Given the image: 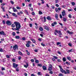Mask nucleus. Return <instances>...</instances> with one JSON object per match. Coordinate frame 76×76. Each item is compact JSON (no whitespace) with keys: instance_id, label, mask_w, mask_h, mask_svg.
Instances as JSON below:
<instances>
[{"instance_id":"9d476101","label":"nucleus","mask_w":76,"mask_h":76,"mask_svg":"<svg viewBox=\"0 0 76 76\" xmlns=\"http://www.w3.org/2000/svg\"><path fill=\"white\" fill-rule=\"evenodd\" d=\"M42 68L43 70H47V66L45 65H43L42 66Z\"/></svg>"},{"instance_id":"338daca9","label":"nucleus","mask_w":76,"mask_h":76,"mask_svg":"<svg viewBox=\"0 0 76 76\" xmlns=\"http://www.w3.org/2000/svg\"><path fill=\"white\" fill-rule=\"evenodd\" d=\"M55 32H57V33H58V30H55Z\"/></svg>"},{"instance_id":"4468645a","label":"nucleus","mask_w":76,"mask_h":76,"mask_svg":"<svg viewBox=\"0 0 76 76\" xmlns=\"http://www.w3.org/2000/svg\"><path fill=\"white\" fill-rule=\"evenodd\" d=\"M55 18L57 20H58V14H55Z\"/></svg>"},{"instance_id":"c03bdc74","label":"nucleus","mask_w":76,"mask_h":76,"mask_svg":"<svg viewBox=\"0 0 76 76\" xmlns=\"http://www.w3.org/2000/svg\"><path fill=\"white\" fill-rule=\"evenodd\" d=\"M58 76H63V75L61 73H60L58 75Z\"/></svg>"},{"instance_id":"7ed1b4c3","label":"nucleus","mask_w":76,"mask_h":76,"mask_svg":"<svg viewBox=\"0 0 76 76\" xmlns=\"http://www.w3.org/2000/svg\"><path fill=\"white\" fill-rule=\"evenodd\" d=\"M13 48L14 51H15L16 50H18V46L16 45H15L14 46H13Z\"/></svg>"},{"instance_id":"9b49d317","label":"nucleus","mask_w":76,"mask_h":76,"mask_svg":"<svg viewBox=\"0 0 76 76\" xmlns=\"http://www.w3.org/2000/svg\"><path fill=\"white\" fill-rule=\"evenodd\" d=\"M46 19L48 20H51V18L50 17V16H48L47 18Z\"/></svg>"},{"instance_id":"f257e3e1","label":"nucleus","mask_w":76,"mask_h":76,"mask_svg":"<svg viewBox=\"0 0 76 76\" xmlns=\"http://www.w3.org/2000/svg\"><path fill=\"white\" fill-rule=\"evenodd\" d=\"M14 23L16 27V28L15 29L16 30L19 31V29H20V27H21L20 24V23L17 22H14Z\"/></svg>"},{"instance_id":"6e6d98bb","label":"nucleus","mask_w":76,"mask_h":76,"mask_svg":"<svg viewBox=\"0 0 76 76\" xmlns=\"http://www.w3.org/2000/svg\"><path fill=\"white\" fill-rule=\"evenodd\" d=\"M58 62H61V60H60V59H58L57 60Z\"/></svg>"},{"instance_id":"09e8293b","label":"nucleus","mask_w":76,"mask_h":76,"mask_svg":"<svg viewBox=\"0 0 76 76\" xmlns=\"http://www.w3.org/2000/svg\"><path fill=\"white\" fill-rule=\"evenodd\" d=\"M68 45H69V46L70 47H72V44L70 43H68Z\"/></svg>"},{"instance_id":"f8f14e48","label":"nucleus","mask_w":76,"mask_h":76,"mask_svg":"<svg viewBox=\"0 0 76 76\" xmlns=\"http://www.w3.org/2000/svg\"><path fill=\"white\" fill-rule=\"evenodd\" d=\"M12 9L13 10V12H18V10H17L14 7H13Z\"/></svg>"},{"instance_id":"5701e85b","label":"nucleus","mask_w":76,"mask_h":76,"mask_svg":"<svg viewBox=\"0 0 76 76\" xmlns=\"http://www.w3.org/2000/svg\"><path fill=\"white\" fill-rule=\"evenodd\" d=\"M48 70L49 71H51L52 70V67H48Z\"/></svg>"},{"instance_id":"aec40b11","label":"nucleus","mask_w":76,"mask_h":76,"mask_svg":"<svg viewBox=\"0 0 76 76\" xmlns=\"http://www.w3.org/2000/svg\"><path fill=\"white\" fill-rule=\"evenodd\" d=\"M31 40L33 42V43H35V42H36L35 40L34 39H31Z\"/></svg>"},{"instance_id":"b1692460","label":"nucleus","mask_w":76,"mask_h":76,"mask_svg":"<svg viewBox=\"0 0 76 76\" xmlns=\"http://www.w3.org/2000/svg\"><path fill=\"white\" fill-rule=\"evenodd\" d=\"M39 30L40 31H43V28H42V27H40L39 28Z\"/></svg>"},{"instance_id":"2f4dec72","label":"nucleus","mask_w":76,"mask_h":76,"mask_svg":"<svg viewBox=\"0 0 76 76\" xmlns=\"http://www.w3.org/2000/svg\"><path fill=\"white\" fill-rule=\"evenodd\" d=\"M66 64H67V65H68L69 66L70 65V64L69 63H68V62H66Z\"/></svg>"},{"instance_id":"a878e982","label":"nucleus","mask_w":76,"mask_h":76,"mask_svg":"<svg viewBox=\"0 0 76 76\" xmlns=\"http://www.w3.org/2000/svg\"><path fill=\"white\" fill-rule=\"evenodd\" d=\"M43 19L44 20V22H46V18H45V17H43Z\"/></svg>"},{"instance_id":"13d9d810","label":"nucleus","mask_w":76,"mask_h":76,"mask_svg":"<svg viewBox=\"0 0 76 76\" xmlns=\"http://www.w3.org/2000/svg\"><path fill=\"white\" fill-rule=\"evenodd\" d=\"M57 7H59V5L58 4H56L55 5Z\"/></svg>"},{"instance_id":"864d4df0","label":"nucleus","mask_w":76,"mask_h":76,"mask_svg":"<svg viewBox=\"0 0 76 76\" xmlns=\"http://www.w3.org/2000/svg\"><path fill=\"white\" fill-rule=\"evenodd\" d=\"M72 51H73V49H72L69 50V52H72Z\"/></svg>"},{"instance_id":"a211bd4d","label":"nucleus","mask_w":76,"mask_h":76,"mask_svg":"<svg viewBox=\"0 0 76 76\" xmlns=\"http://www.w3.org/2000/svg\"><path fill=\"white\" fill-rule=\"evenodd\" d=\"M37 66H39V67H42V64H38L37 65Z\"/></svg>"},{"instance_id":"72a5a7b5","label":"nucleus","mask_w":76,"mask_h":76,"mask_svg":"<svg viewBox=\"0 0 76 76\" xmlns=\"http://www.w3.org/2000/svg\"><path fill=\"white\" fill-rule=\"evenodd\" d=\"M53 57L54 58H55V59H57V57L56 56H53Z\"/></svg>"},{"instance_id":"58836bf2","label":"nucleus","mask_w":76,"mask_h":76,"mask_svg":"<svg viewBox=\"0 0 76 76\" xmlns=\"http://www.w3.org/2000/svg\"><path fill=\"white\" fill-rule=\"evenodd\" d=\"M31 14L32 15H33V16H35V14L34 13V12H33L31 13Z\"/></svg>"},{"instance_id":"e2e57ef3","label":"nucleus","mask_w":76,"mask_h":76,"mask_svg":"<svg viewBox=\"0 0 76 76\" xmlns=\"http://www.w3.org/2000/svg\"><path fill=\"white\" fill-rule=\"evenodd\" d=\"M34 52H36V53H37V52H38V50H37V49H35L34 50Z\"/></svg>"},{"instance_id":"ddd939ff","label":"nucleus","mask_w":76,"mask_h":76,"mask_svg":"<svg viewBox=\"0 0 76 76\" xmlns=\"http://www.w3.org/2000/svg\"><path fill=\"white\" fill-rule=\"evenodd\" d=\"M67 32L68 34H70L71 35H72L73 34V32H70V31H67Z\"/></svg>"},{"instance_id":"680f3d73","label":"nucleus","mask_w":76,"mask_h":76,"mask_svg":"<svg viewBox=\"0 0 76 76\" xmlns=\"http://www.w3.org/2000/svg\"><path fill=\"white\" fill-rule=\"evenodd\" d=\"M16 71L17 72H19V69L18 68H17L16 69Z\"/></svg>"},{"instance_id":"dca6fc26","label":"nucleus","mask_w":76,"mask_h":76,"mask_svg":"<svg viewBox=\"0 0 76 76\" xmlns=\"http://www.w3.org/2000/svg\"><path fill=\"white\" fill-rule=\"evenodd\" d=\"M62 60L64 62H65L66 61V59L65 57H64L62 58Z\"/></svg>"},{"instance_id":"f03ea898","label":"nucleus","mask_w":76,"mask_h":76,"mask_svg":"<svg viewBox=\"0 0 76 76\" xmlns=\"http://www.w3.org/2000/svg\"><path fill=\"white\" fill-rule=\"evenodd\" d=\"M1 8L2 9V11L3 12H5V10H4V6L5 5V4L4 3H2L1 4Z\"/></svg>"},{"instance_id":"39448f33","label":"nucleus","mask_w":76,"mask_h":76,"mask_svg":"<svg viewBox=\"0 0 76 76\" xmlns=\"http://www.w3.org/2000/svg\"><path fill=\"white\" fill-rule=\"evenodd\" d=\"M60 71L62 73H64V74H67L66 72L65 71V70H63V68H61L60 69Z\"/></svg>"},{"instance_id":"6ab92c4d","label":"nucleus","mask_w":76,"mask_h":76,"mask_svg":"<svg viewBox=\"0 0 76 76\" xmlns=\"http://www.w3.org/2000/svg\"><path fill=\"white\" fill-rule=\"evenodd\" d=\"M16 39H19L20 38V36H15Z\"/></svg>"},{"instance_id":"0eeeda50","label":"nucleus","mask_w":76,"mask_h":76,"mask_svg":"<svg viewBox=\"0 0 76 76\" xmlns=\"http://www.w3.org/2000/svg\"><path fill=\"white\" fill-rule=\"evenodd\" d=\"M18 66V64H16L15 63H13V67L14 68H16Z\"/></svg>"},{"instance_id":"79ce46f5","label":"nucleus","mask_w":76,"mask_h":76,"mask_svg":"<svg viewBox=\"0 0 76 76\" xmlns=\"http://www.w3.org/2000/svg\"><path fill=\"white\" fill-rule=\"evenodd\" d=\"M31 61L32 63H34V60L33 59H31Z\"/></svg>"},{"instance_id":"1a4fd4ad","label":"nucleus","mask_w":76,"mask_h":76,"mask_svg":"<svg viewBox=\"0 0 76 76\" xmlns=\"http://www.w3.org/2000/svg\"><path fill=\"white\" fill-rule=\"evenodd\" d=\"M44 28L45 29H46L47 31H49V28L48 27L46 26H44Z\"/></svg>"},{"instance_id":"4c0bfd02","label":"nucleus","mask_w":76,"mask_h":76,"mask_svg":"<svg viewBox=\"0 0 76 76\" xmlns=\"http://www.w3.org/2000/svg\"><path fill=\"white\" fill-rule=\"evenodd\" d=\"M72 4L73 6H75V3L74 2H72Z\"/></svg>"},{"instance_id":"423d86ee","label":"nucleus","mask_w":76,"mask_h":76,"mask_svg":"<svg viewBox=\"0 0 76 76\" xmlns=\"http://www.w3.org/2000/svg\"><path fill=\"white\" fill-rule=\"evenodd\" d=\"M6 23L7 25H8L9 26L11 25H12V22H11V21L9 20L7 21L6 22Z\"/></svg>"},{"instance_id":"69168bd1","label":"nucleus","mask_w":76,"mask_h":76,"mask_svg":"<svg viewBox=\"0 0 76 76\" xmlns=\"http://www.w3.org/2000/svg\"><path fill=\"white\" fill-rule=\"evenodd\" d=\"M55 3H58V0H56L55 1Z\"/></svg>"},{"instance_id":"ea45409f","label":"nucleus","mask_w":76,"mask_h":76,"mask_svg":"<svg viewBox=\"0 0 76 76\" xmlns=\"http://www.w3.org/2000/svg\"><path fill=\"white\" fill-rule=\"evenodd\" d=\"M66 18H63V21L64 22H66Z\"/></svg>"},{"instance_id":"052dcab7","label":"nucleus","mask_w":76,"mask_h":76,"mask_svg":"<svg viewBox=\"0 0 76 76\" xmlns=\"http://www.w3.org/2000/svg\"><path fill=\"white\" fill-rule=\"evenodd\" d=\"M38 40L39 41L41 42V41H42V40H41V39L40 38L38 39Z\"/></svg>"},{"instance_id":"de8ad7c7","label":"nucleus","mask_w":76,"mask_h":76,"mask_svg":"<svg viewBox=\"0 0 76 76\" xmlns=\"http://www.w3.org/2000/svg\"><path fill=\"white\" fill-rule=\"evenodd\" d=\"M41 1H42V4H44V0H40Z\"/></svg>"},{"instance_id":"6e6552de","label":"nucleus","mask_w":76,"mask_h":76,"mask_svg":"<svg viewBox=\"0 0 76 76\" xmlns=\"http://www.w3.org/2000/svg\"><path fill=\"white\" fill-rule=\"evenodd\" d=\"M0 35H3L4 36H6V34H5V33H4L3 31H2L0 32Z\"/></svg>"},{"instance_id":"37998d69","label":"nucleus","mask_w":76,"mask_h":76,"mask_svg":"<svg viewBox=\"0 0 76 76\" xmlns=\"http://www.w3.org/2000/svg\"><path fill=\"white\" fill-rule=\"evenodd\" d=\"M2 22H3V24H6V21H5L3 20L2 21Z\"/></svg>"},{"instance_id":"473e14b6","label":"nucleus","mask_w":76,"mask_h":76,"mask_svg":"<svg viewBox=\"0 0 76 76\" xmlns=\"http://www.w3.org/2000/svg\"><path fill=\"white\" fill-rule=\"evenodd\" d=\"M1 69L2 71H3V70H5V68L3 67H1Z\"/></svg>"},{"instance_id":"5fc2aeb1","label":"nucleus","mask_w":76,"mask_h":76,"mask_svg":"<svg viewBox=\"0 0 76 76\" xmlns=\"http://www.w3.org/2000/svg\"><path fill=\"white\" fill-rule=\"evenodd\" d=\"M22 40H23V41H25L26 39L25 37H23L22 38Z\"/></svg>"},{"instance_id":"a18cd8bd","label":"nucleus","mask_w":76,"mask_h":76,"mask_svg":"<svg viewBox=\"0 0 76 76\" xmlns=\"http://www.w3.org/2000/svg\"><path fill=\"white\" fill-rule=\"evenodd\" d=\"M49 73H50V74H53V71H50L49 72Z\"/></svg>"},{"instance_id":"c9c22d12","label":"nucleus","mask_w":76,"mask_h":76,"mask_svg":"<svg viewBox=\"0 0 76 76\" xmlns=\"http://www.w3.org/2000/svg\"><path fill=\"white\" fill-rule=\"evenodd\" d=\"M18 53L19 54H20V55H22V52L20 51H18Z\"/></svg>"},{"instance_id":"774afa93","label":"nucleus","mask_w":76,"mask_h":76,"mask_svg":"<svg viewBox=\"0 0 76 76\" xmlns=\"http://www.w3.org/2000/svg\"><path fill=\"white\" fill-rule=\"evenodd\" d=\"M3 49H2V48H1V49H0V52H3Z\"/></svg>"},{"instance_id":"bf43d9fd","label":"nucleus","mask_w":76,"mask_h":76,"mask_svg":"<svg viewBox=\"0 0 76 76\" xmlns=\"http://www.w3.org/2000/svg\"><path fill=\"white\" fill-rule=\"evenodd\" d=\"M27 42H28L27 44H30L31 43V41H28Z\"/></svg>"},{"instance_id":"20e7f679","label":"nucleus","mask_w":76,"mask_h":76,"mask_svg":"<svg viewBox=\"0 0 76 76\" xmlns=\"http://www.w3.org/2000/svg\"><path fill=\"white\" fill-rule=\"evenodd\" d=\"M61 13L62 16H65L66 15V11L64 10H63V11L61 12Z\"/></svg>"},{"instance_id":"393cba45","label":"nucleus","mask_w":76,"mask_h":76,"mask_svg":"<svg viewBox=\"0 0 76 76\" xmlns=\"http://www.w3.org/2000/svg\"><path fill=\"white\" fill-rule=\"evenodd\" d=\"M66 74L68 73V74H69V73H70V72H69V70L66 69Z\"/></svg>"},{"instance_id":"7c9ffc66","label":"nucleus","mask_w":76,"mask_h":76,"mask_svg":"<svg viewBox=\"0 0 76 76\" xmlns=\"http://www.w3.org/2000/svg\"><path fill=\"white\" fill-rule=\"evenodd\" d=\"M29 46H30V45L29 44L27 43L26 44V47H29Z\"/></svg>"},{"instance_id":"c85d7f7f","label":"nucleus","mask_w":76,"mask_h":76,"mask_svg":"<svg viewBox=\"0 0 76 76\" xmlns=\"http://www.w3.org/2000/svg\"><path fill=\"white\" fill-rule=\"evenodd\" d=\"M39 15H42V12L39 11Z\"/></svg>"},{"instance_id":"f3484780","label":"nucleus","mask_w":76,"mask_h":76,"mask_svg":"<svg viewBox=\"0 0 76 76\" xmlns=\"http://www.w3.org/2000/svg\"><path fill=\"white\" fill-rule=\"evenodd\" d=\"M26 64L27 65H24V67H26V68H27L28 67V66H29V65H28V63H26Z\"/></svg>"},{"instance_id":"e433bc0d","label":"nucleus","mask_w":76,"mask_h":76,"mask_svg":"<svg viewBox=\"0 0 76 76\" xmlns=\"http://www.w3.org/2000/svg\"><path fill=\"white\" fill-rule=\"evenodd\" d=\"M41 45L42 46H43V47H45V44H43V43H41Z\"/></svg>"},{"instance_id":"2eb2a0df","label":"nucleus","mask_w":76,"mask_h":76,"mask_svg":"<svg viewBox=\"0 0 76 76\" xmlns=\"http://www.w3.org/2000/svg\"><path fill=\"white\" fill-rule=\"evenodd\" d=\"M37 75H39V76H42V73L41 72H38L37 73Z\"/></svg>"},{"instance_id":"0e129e2a","label":"nucleus","mask_w":76,"mask_h":76,"mask_svg":"<svg viewBox=\"0 0 76 76\" xmlns=\"http://www.w3.org/2000/svg\"><path fill=\"white\" fill-rule=\"evenodd\" d=\"M53 23H54V25H57V22H55V21H54L53 22Z\"/></svg>"},{"instance_id":"c756f323","label":"nucleus","mask_w":76,"mask_h":76,"mask_svg":"<svg viewBox=\"0 0 76 76\" xmlns=\"http://www.w3.org/2000/svg\"><path fill=\"white\" fill-rule=\"evenodd\" d=\"M11 26L12 28H15V25L14 24H13L11 25Z\"/></svg>"},{"instance_id":"a19ab883","label":"nucleus","mask_w":76,"mask_h":76,"mask_svg":"<svg viewBox=\"0 0 76 76\" xmlns=\"http://www.w3.org/2000/svg\"><path fill=\"white\" fill-rule=\"evenodd\" d=\"M68 17L69 18H72V15H71V14H69L68 15Z\"/></svg>"},{"instance_id":"bb28decb","label":"nucleus","mask_w":76,"mask_h":76,"mask_svg":"<svg viewBox=\"0 0 76 76\" xmlns=\"http://www.w3.org/2000/svg\"><path fill=\"white\" fill-rule=\"evenodd\" d=\"M12 35L13 36H15L16 35V33L15 32H13L12 33Z\"/></svg>"},{"instance_id":"603ef678","label":"nucleus","mask_w":76,"mask_h":76,"mask_svg":"<svg viewBox=\"0 0 76 76\" xmlns=\"http://www.w3.org/2000/svg\"><path fill=\"white\" fill-rule=\"evenodd\" d=\"M51 25L52 26H55V25L54 24V23H52Z\"/></svg>"},{"instance_id":"f704fd0d","label":"nucleus","mask_w":76,"mask_h":76,"mask_svg":"<svg viewBox=\"0 0 76 76\" xmlns=\"http://www.w3.org/2000/svg\"><path fill=\"white\" fill-rule=\"evenodd\" d=\"M16 8L17 9H18V10H20V9H21V8H20V7H19L18 6L16 7Z\"/></svg>"},{"instance_id":"4be33fe9","label":"nucleus","mask_w":76,"mask_h":76,"mask_svg":"<svg viewBox=\"0 0 76 76\" xmlns=\"http://www.w3.org/2000/svg\"><path fill=\"white\" fill-rule=\"evenodd\" d=\"M67 58L68 60H69V61H70L71 60V58H70V57L69 56L67 57Z\"/></svg>"},{"instance_id":"cd10ccee","label":"nucleus","mask_w":76,"mask_h":76,"mask_svg":"<svg viewBox=\"0 0 76 76\" xmlns=\"http://www.w3.org/2000/svg\"><path fill=\"white\" fill-rule=\"evenodd\" d=\"M35 62L36 63H39V61L38 60H35Z\"/></svg>"},{"instance_id":"8fccbe9b","label":"nucleus","mask_w":76,"mask_h":76,"mask_svg":"<svg viewBox=\"0 0 76 76\" xmlns=\"http://www.w3.org/2000/svg\"><path fill=\"white\" fill-rule=\"evenodd\" d=\"M61 44V43L60 42H57L56 44L57 45H58Z\"/></svg>"},{"instance_id":"412c9836","label":"nucleus","mask_w":76,"mask_h":76,"mask_svg":"<svg viewBox=\"0 0 76 76\" xmlns=\"http://www.w3.org/2000/svg\"><path fill=\"white\" fill-rule=\"evenodd\" d=\"M58 34H59V35H62V33H61V31L59 30L58 31Z\"/></svg>"},{"instance_id":"49530a36","label":"nucleus","mask_w":76,"mask_h":76,"mask_svg":"<svg viewBox=\"0 0 76 76\" xmlns=\"http://www.w3.org/2000/svg\"><path fill=\"white\" fill-rule=\"evenodd\" d=\"M10 3L12 4H14V2H13V1H10Z\"/></svg>"},{"instance_id":"3c124183","label":"nucleus","mask_w":76,"mask_h":76,"mask_svg":"<svg viewBox=\"0 0 76 76\" xmlns=\"http://www.w3.org/2000/svg\"><path fill=\"white\" fill-rule=\"evenodd\" d=\"M57 52L59 54H61V52H60L59 50H58Z\"/></svg>"},{"instance_id":"4d7b16f0","label":"nucleus","mask_w":76,"mask_h":76,"mask_svg":"<svg viewBox=\"0 0 76 76\" xmlns=\"http://www.w3.org/2000/svg\"><path fill=\"white\" fill-rule=\"evenodd\" d=\"M30 10H31V11L32 12V11H33V8H30Z\"/></svg>"}]
</instances>
